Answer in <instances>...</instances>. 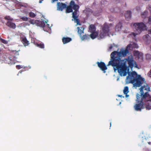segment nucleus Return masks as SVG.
<instances>
[{"label":"nucleus","mask_w":151,"mask_h":151,"mask_svg":"<svg viewBox=\"0 0 151 151\" xmlns=\"http://www.w3.org/2000/svg\"><path fill=\"white\" fill-rule=\"evenodd\" d=\"M127 78L129 83L133 84V87L135 88L141 86L139 88L140 92L136 94L137 101H142L143 102L149 101L151 102V96L148 93V92L150 91V88L146 83L145 79L135 71L128 73Z\"/></svg>","instance_id":"1"},{"label":"nucleus","mask_w":151,"mask_h":151,"mask_svg":"<svg viewBox=\"0 0 151 151\" xmlns=\"http://www.w3.org/2000/svg\"><path fill=\"white\" fill-rule=\"evenodd\" d=\"M122 62L110 61L107 66L111 65L114 67L115 71L117 70L121 76H124L127 75L129 71V69L128 67L127 66L126 63H122Z\"/></svg>","instance_id":"2"},{"label":"nucleus","mask_w":151,"mask_h":151,"mask_svg":"<svg viewBox=\"0 0 151 151\" xmlns=\"http://www.w3.org/2000/svg\"><path fill=\"white\" fill-rule=\"evenodd\" d=\"M128 52L129 51L127 49L121 51L119 52L114 51L112 52L111 54L110 61L124 62V60H122L121 57L126 56Z\"/></svg>","instance_id":"3"},{"label":"nucleus","mask_w":151,"mask_h":151,"mask_svg":"<svg viewBox=\"0 0 151 151\" xmlns=\"http://www.w3.org/2000/svg\"><path fill=\"white\" fill-rule=\"evenodd\" d=\"M110 31V26L109 24L105 23L101 27V29L100 30V34L98 36L99 40H101L105 36L108 35Z\"/></svg>","instance_id":"4"},{"label":"nucleus","mask_w":151,"mask_h":151,"mask_svg":"<svg viewBox=\"0 0 151 151\" xmlns=\"http://www.w3.org/2000/svg\"><path fill=\"white\" fill-rule=\"evenodd\" d=\"M133 27L134 30L139 33L147 29L146 25L143 22L134 23L133 24Z\"/></svg>","instance_id":"5"},{"label":"nucleus","mask_w":151,"mask_h":151,"mask_svg":"<svg viewBox=\"0 0 151 151\" xmlns=\"http://www.w3.org/2000/svg\"><path fill=\"white\" fill-rule=\"evenodd\" d=\"M79 8V6L78 5L77 6H75L74 7V11L72 13V17L74 19L75 22H76L77 24L80 25L81 24L80 23V21L78 19L79 14L78 13L79 12L78 9Z\"/></svg>","instance_id":"6"},{"label":"nucleus","mask_w":151,"mask_h":151,"mask_svg":"<svg viewBox=\"0 0 151 151\" xmlns=\"http://www.w3.org/2000/svg\"><path fill=\"white\" fill-rule=\"evenodd\" d=\"M136 101H137V103L134 106V108L136 111H141L142 109L144 108V102L142 101H137V99Z\"/></svg>","instance_id":"7"},{"label":"nucleus","mask_w":151,"mask_h":151,"mask_svg":"<svg viewBox=\"0 0 151 151\" xmlns=\"http://www.w3.org/2000/svg\"><path fill=\"white\" fill-rule=\"evenodd\" d=\"M124 60H125L124 62H125L126 63L127 62H128L129 67L131 68L134 67V63H135L134 60L132 56H128L127 58L125 59Z\"/></svg>","instance_id":"8"},{"label":"nucleus","mask_w":151,"mask_h":151,"mask_svg":"<svg viewBox=\"0 0 151 151\" xmlns=\"http://www.w3.org/2000/svg\"><path fill=\"white\" fill-rule=\"evenodd\" d=\"M78 5L75 4V2L73 1H71L70 3L69 6L66 7V11L67 13H69L73 12V9H74V7L75 6H77Z\"/></svg>","instance_id":"9"},{"label":"nucleus","mask_w":151,"mask_h":151,"mask_svg":"<svg viewBox=\"0 0 151 151\" xmlns=\"http://www.w3.org/2000/svg\"><path fill=\"white\" fill-rule=\"evenodd\" d=\"M96 63L98 65V66L100 68V69L103 71V73H105L106 72L105 70L107 69V68L106 65L105 63L101 62H97Z\"/></svg>","instance_id":"10"},{"label":"nucleus","mask_w":151,"mask_h":151,"mask_svg":"<svg viewBox=\"0 0 151 151\" xmlns=\"http://www.w3.org/2000/svg\"><path fill=\"white\" fill-rule=\"evenodd\" d=\"M66 5L65 4L58 2L57 4V10L62 11L66 7Z\"/></svg>","instance_id":"11"},{"label":"nucleus","mask_w":151,"mask_h":151,"mask_svg":"<svg viewBox=\"0 0 151 151\" xmlns=\"http://www.w3.org/2000/svg\"><path fill=\"white\" fill-rule=\"evenodd\" d=\"M35 23L37 26L41 27H44L45 25V23L43 21L36 20Z\"/></svg>","instance_id":"12"},{"label":"nucleus","mask_w":151,"mask_h":151,"mask_svg":"<svg viewBox=\"0 0 151 151\" xmlns=\"http://www.w3.org/2000/svg\"><path fill=\"white\" fill-rule=\"evenodd\" d=\"M6 26L8 27L14 29L16 28V25L15 23L11 22L8 21L6 23Z\"/></svg>","instance_id":"13"},{"label":"nucleus","mask_w":151,"mask_h":151,"mask_svg":"<svg viewBox=\"0 0 151 151\" xmlns=\"http://www.w3.org/2000/svg\"><path fill=\"white\" fill-rule=\"evenodd\" d=\"M126 19L129 20L131 17V12L130 11H127L124 14Z\"/></svg>","instance_id":"14"},{"label":"nucleus","mask_w":151,"mask_h":151,"mask_svg":"<svg viewBox=\"0 0 151 151\" xmlns=\"http://www.w3.org/2000/svg\"><path fill=\"white\" fill-rule=\"evenodd\" d=\"M62 40L63 43L64 44H65L70 42L72 40V39L70 37H63Z\"/></svg>","instance_id":"15"},{"label":"nucleus","mask_w":151,"mask_h":151,"mask_svg":"<svg viewBox=\"0 0 151 151\" xmlns=\"http://www.w3.org/2000/svg\"><path fill=\"white\" fill-rule=\"evenodd\" d=\"M134 55L135 56H137L138 58H141V59H143V55L141 54L137 50H136L134 52Z\"/></svg>","instance_id":"16"},{"label":"nucleus","mask_w":151,"mask_h":151,"mask_svg":"<svg viewBox=\"0 0 151 151\" xmlns=\"http://www.w3.org/2000/svg\"><path fill=\"white\" fill-rule=\"evenodd\" d=\"M21 42L23 44L24 46H27L29 44V41L27 40L26 38L25 37H23L21 40Z\"/></svg>","instance_id":"17"},{"label":"nucleus","mask_w":151,"mask_h":151,"mask_svg":"<svg viewBox=\"0 0 151 151\" xmlns=\"http://www.w3.org/2000/svg\"><path fill=\"white\" fill-rule=\"evenodd\" d=\"M78 32L80 36H81L82 33H83L84 28L83 27H78L77 28Z\"/></svg>","instance_id":"18"},{"label":"nucleus","mask_w":151,"mask_h":151,"mask_svg":"<svg viewBox=\"0 0 151 151\" xmlns=\"http://www.w3.org/2000/svg\"><path fill=\"white\" fill-rule=\"evenodd\" d=\"M96 28L95 25L93 24H91L89 27V31L91 32H95Z\"/></svg>","instance_id":"19"},{"label":"nucleus","mask_w":151,"mask_h":151,"mask_svg":"<svg viewBox=\"0 0 151 151\" xmlns=\"http://www.w3.org/2000/svg\"><path fill=\"white\" fill-rule=\"evenodd\" d=\"M92 33L89 35L90 37L92 39H93L95 38L98 35V33L94 32H91Z\"/></svg>","instance_id":"20"},{"label":"nucleus","mask_w":151,"mask_h":151,"mask_svg":"<svg viewBox=\"0 0 151 151\" xmlns=\"http://www.w3.org/2000/svg\"><path fill=\"white\" fill-rule=\"evenodd\" d=\"M122 23L119 22L116 26L115 29L118 31H119L122 29Z\"/></svg>","instance_id":"21"},{"label":"nucleus","mask_w":151,"mask_h":151,"mask_svg":"<svg viewBox=\"0 0 151 151\" xmlns=\"http://www.w3.org/2000/svg\"><path fill=\"white\" fill-rule=\"evenodd\" d=\"M148 12L147 10H145L141 14V16L143 18H145L148 16Z\"/></svg>","instance_id":"22"},{"label":"nucleus","mask_w":151,"mask_h":151,"mask_svg":"<svg viewBox=\"0 0 151 151\" xmlns=\"http://www.w3.org/2000/svg\"><path fill=\"white\" fill-rule=\"evenodd\" d=\"M81 39L84 40V39H88L89 38V35H84L83 36L81 35V36H80Z\"/></svg>","instance_id":"23"},{"label":"nucleus","mask_w":151,"mask_h":151,"mask_svg":"<svg viewBox=\"0 0 151 151\" xmlns=\"http://www.w3.org/2000/svg\"><path fill=\"white\" fill-rule=\"evenodd\" d=\"M129 92V88L128 86H126L124 87L123 90L124 93L125 94H127Z\"/></svg>","instance_id":"24"},{"label":"nucleus","mask_w":151,"mask_h":151,"mask_svg":"<svg viewBox=\"0 0 151 151\" xmlns=\"http://www.w3.org/2000/svg\"><path fill=\"white\" fill-rule=\"evenodd\" d=\"M132 47V48H136L137 47V45L135 43H133L132 44H130L127 47Z\"/></svg>","instance_id":"25"},{"label":"nucleus","mask_w":151,"mask_h":151,"mask_svg":"<svg viewBox=\"0 0 151 151\" xmlns=\"http://www.w3.org/2000/svg\"><path fill=\"white\" fill-rule=\"evenodd\" d=\"M29 16L31 18H34L36 16V14L32 12H30L29 14Z\"/></svg>","instance_id":"26"},{"label":"nucleus","mask_w":151,"mask_h":151,"mask_svg":"<svg viewBox=\"0 0 151 151\" xmlns=\"http://www.w3.org/2000/svg\"><path fill=\"white\" fill-rule=\"evenodd\" d=\"M37 47L41 48H44V45L43 43L37 44Z\"/></svg>","instance_id":"27"},{"label":"nucleus","mask_w":151,"mask_h":151,"mask_svg":"<svg viewBox=\"0 0 151 151\" xmlns=\"http://www.w3.org/2000/svg\"><path fill=\"white\" fill-rule=\"evenodd\" d=\"M4 19L7 20H9L12 21L13 20V19L11 18V17L9 16H6L5 17Z\"/></svg>","instance_id":"28"},{"label":"nucleus","mask_w":151,"mask_h":151,"mask_svg":"<svg viewBox=\"0 0 151 151\" xmlns=\"http://www.w3.org/2000/svg\"><path fill=\"white\" fill-rule=\"evenodd\" d=\"M147 110H150L151 109V104H148L145 106Z\"/></svg>","instance_id":"29"},{"label":"nucleus","mask_w":151,"mask_h":151,"mask_svg":"<svg viewBox=\"0 0 151 151\" xmlns=\"http://www.w3.org/2000/svg\"><path fill=\"white\" fill-rule=\"evenodd\" d=\"M0 40L2 43L4 44H7L8 43V42L5 40L1 38L0 39Z\"/></svg>","instance_id":"30"},{"label":"nucleus","mask_w":151,"mask_h":151,"mask_svg":"<svg viewBox=\"0 0 151 151\" xmlns=\"http://www.w3.org/2000/svg\"><path fill=\"white\" fill-rule=\"evenodd\" d=\"M20 19L24 21H27L28 20V18L26 17H21Z\"/></svg>","instance_id":"31"},{"label":"nucleus","mask_w":151,"mask_h":151,"mask_svg":"<svg viewBox=\"0 0 151 151\" xmlns=\"http://www.w3.org/2000/svg\"><path fill=\"white\" fill-rule=\"evenodd\" d=\"M29 19L30 20L29 22L30 24H34L35 23V21H34V19H32L30 18H29Z\"/></svg>","instance_id":"32"},{"label":"nucleus","mask_w":151,"mask_h":151,"mask_svg":"<svg viewBox=\"0 0 151 151\" xmlns=\"http://www.w3.org/2000/svg\"><path fill=\"white\" fill-rule=\"evenodd\" d=\"M146 58L149 59L151 58V55L149 54H147L146 55Z\"/></svg>","instance_id":"33"},{"label":"nucleus","mask_w":151,"mask_h":151,"mask_svg":"<svg viewBox=\"0 0 151 151\" xmlns=\"http://www.w3.org/2000/svg\"><path fill=\"white\" fill-rule=\"evenodd\" d=\"M16 68L18 69H19L21 68H22V67L21 65H17L16 66Z\"/></svg>","instance_id":"34"},{"label":"nucleus","mask_w":151,"mask_h":151,"mask_svg":"<svg viewBox=\"0 0 151 151\" xmlns=\"http://www.w3.org/2000/svg\"><path fill=\"white\" fill-rule=\"evenodd\" d=\"M148 23L151 24V16H150L148 19Z\"/></svg>","instance_id":"35"},{"label":"nucleus","mask_w":151,"mask_h":151,"mask_svg":"<svg viewBox=\"0 0 151 151\" xmlns=\"http://www.w3.org/2000/svg\"><path fill=\"white\" fill-rule=\"evenodd\" d=\"M148 9L149 10L150 12L151 13V5H149L148 6Z\"/></svg>","instance_id":"36"},{"label":"nucleus","mask_w":151,"mask_h":151,"mask_svg":"<svg viewBox=\"0 0 151 151\" xmlns=\"http://www.w3.org/2000/svg\"><path fill=\"white\" fill-rule=\"evenodd\" d=\"M137 35V34H136L134 32H132L131 34V35L134 36V37H135Z\"/></svg>","instance_id":"37"},{"label":"nucleus","mask_w":151,"mask_h":151,"mask_svg":"<svg viewBox=\"0 0 151 151\" xmlns=\"http://www.w3.org/2000/svg\"><path fill=\"white\" fill-rule=\"evenodd\" d=\"M148 74L149 75L150 77H151V69L150 71L148 73Z\"/></svg>","instance_id":"38"},{"label":"nucleus","mask_w":151,"mask_h":151,"mask_svg":"<svg viewBox=\"0 0 151 151\" xmlns=\"http://www.w3.org/2000/svg\"><path fill=\"white\" fill-rule=\"evenodd\" d=\"M58 0H52V3H53L55 1H57Z\"/></svg>","instance_id":"39"},{"label":"nucleus","mask_w":151,"mask_h":151,"mask_svg":"<svg viewBox=\"0 0 151 151\" xmlns=\"http://www.w3.org/2000/svg\"><path fill=\"white\" fill-rule=\"evenodd\" d=\"M43 1V0H39V3H41L42 2V1Z\"/></svg>","instance_id":"40"},{"label":"nucleus","mask_w":151,"mask_h":151,"mask_svg":"<svg viewBox=\"0 0 151 151\" xmlns=\"http://www.w3.org/2000/svg\"><path fill=\"white\" fill-rule=\"evenodd\" d=\"M22 70H20L19 71V72L17 75H18L19 73H22Z\"/></svg>","instance_id":"41"},{"label":"nucleus","mask_w":151,"mask_h":151,"mask_svg":"<svg viewBox=\"0 0 151 151\" xmlns=\"http://www.w3.org/2000/svg\"><path fill=\"white\" fill-rule=\"evenodd\" d=\"M148 144L149 145H151V142H148Z\"/></svg>","instance_id":"42"},{"label":"nucleus","mask_w":151,"mask_h":151,"mask_svg":"<svg viewBox=\"0 0 151 151\" xmlns=\"http://www.w3.org/2000/svg\"><path fill=\"white\" fill-rule=\"evenodd\" d=\"M128 96H129V95H127V94H126V97H128Z\"/></svg>","instance_id":"43"},{"label":"nucleus","mask_w":151,"mask_h":151,"mask_svg":"<svg viewBox=\"0 0 151 151\" xmlns=\"http://www.w3.org/2000/svg\"><path fill=\"white\" fill-rule=\"evenodd\" d=\"M112 46H111V47H110V49H112Z\"/></svg>","instance_id":"44"},{"label":"nucleus","mask_w":151,"mask_h":151,"mask_svg":"<svg viewBox=\"0 0 151 151\" xmlns=\"http://www.w3.org/2000/svg\"><path fill=\"white\" fill-rule=\"evenodd\" d=\"M27 25H29H29L30 24H28V23H27Z\"/></svg>","instance_id":"45"},{"label":"nucleus","mask_w":151,"mask_h":151,"mask_svg":"<svg viewBox=\"0 0 151 151\" xmlns=\"http://www.w3.org/2000/svg\"><path fill=\"white\" fill-rule=\"evenodd\" d=\"M110 126H111V122H110Z\"/></svg>","instance_id":"46"},{"label":"nucleus","mask_w":151,"mask_h":151,"mask_svg":"<svg viewBox=\"0 0 151 151\" xmlns=\"http://www.w3.org/2000/svg\"><path fill=\"white\" fill-rule=\"evenodd\" d=\"M148 36H149L148 35H146V37H147Z\"/></svg>","instance_id":"47"},{"label":"nucleus","mask_w":151,"mask_h":151,"mask_svg":"<svg viewBox=\"0 0 151 151\" xmlns=\"http://www.w3.org/2000/svg\"><path fill=\"white\" fill-rule=\"evenodd\" d=\"M136 65L137 66V64H136Z\"/></svg>","instance_id":"48"},{"label":"nucleus","mask_w":151,"mask_h":151,"mask_svg":"<svg viewBox=\"0 0 151 151\" xmlns=\"http://www.w3.org/2000/svg\"><path fill=\"white\" fill-rule=\"evenodd\" d=\"M45 22H46V23H47V22L46 21H45Z\"/></svg>","instance_id":"49"},{"label":"nucleus","mask_w":151,"mask_h":151,"mask_svg":"<svg viewBox=\"0 0 151 151\" xmlns=\"http://www.w3.org/2000/svg\"><path fill=\"white\" fill-rule=\"evenodd\" d=\"M150 48L151 49V46H150Z\"/></svg>","instance_id":"50"}]
</instances>
